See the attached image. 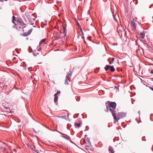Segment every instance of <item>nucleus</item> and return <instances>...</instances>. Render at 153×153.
<instances>
[{
  "label": "nucleus",
  "mask_w": 153,
  "mask_h": 153,
  "mask_svg": "<svg viewBox=\"0 0 153 153\" xmlns=\"http://www.w3.org/2000/svg\"><path fill=\"white\" fill-rule=\"evenodd\" d=\"M106 107V111L108 112V111H110L113 116L115 115V114H117V111L114 109H115L117 105L116 103L115 102H110L108 104L105 103Z\"/></svg>",
  "instance_id": "1"
},
{
  "label": "nucleus",
  "mask_w": 153,
  "mask_h": 153,
  "mask_svg": "<svg viewBox=\"0 0 153 153\" xmlns=\"http://www.w3.org/2000/svg\"><path fill=\"white\" fill-rule=\"evenodd\" d=\"M116 114H115V116L114 115V116H113L115 122H118L119 119L122 118L126 117V113L124 112L118 113L117 115V117L116 115Z\"/></svg>",
  "instance_id": "2"
},
{
  "label": "nucleus",
  "mask_w": 153,
  "mask_h": 153,
  "mask_svg": "<svg viewBox=\"0 0 153 153\" xmlns=\"http://www.w3.org/2000/svg\"><path fill=\"white\" fill-rule=\"evenodd\" d=\"M32 29H30L27 33H23L22 35L23 36H26L29 35L32 32Z\"/></svg>",
  "instance_id": "3"
},
{
  "label": "nucleus",
  "mask_w": 153,
  "mask_h": 153,
  "mask_svg": "<svg viewBox=\"0 0 153 153\" xmlns=\"http://www.w3.org/2000/svg\"><path fill=\"white\" fill-rule=\"evenodd\" d=\"M132 28L134 30H135L136 29V26L137 25V23H135V22L134 20L132 22Z\"/></svg>",
  "instance_id": "4"
},
{
  "label": "nucleus",
  "mask_w": 153,
  "mask_h": 153,
  "mask_svg": "<svg viewBox=\"0 0 153 153\" xmlns=\"http://www.w3.org/2000/svg\"><path fill=\"white\" fill-rule=\"evenodd\" d=\"M85 149L87 150H91V149L92 148L91 144L90 145V144H88V145H85Z\"/></svg>",
  "instance_id": "5"
},
{
  "label": "nucleus",
  "mask_w": 153,
  "mask_h": 153,
  "mask_svg": "<svg viewBox=\"0 0 153 153\" xmlns=\"http://www.w3.org/2000/svg\"><path fill=\"white\" fill-rule=\"evenodd\" d=\"M27 20L30 23L31 25H33L34 24V21L35 20L34 19H30L27 18Z\"/></svg>",
  "instance_id": "6"
},
{
  "label": "nucleus",
  "mask_w": 153,
  "mask_h": 153,
  "mask_svg": "<svg viewBox=\"0 0 153 153\" xmlns=\"http://www.w3.org/2000/svg\"><path fill=\"white\" fill-rule=\"evenodd\" d=\"M109 68H110V71L112 72H113L115 71V69L113 66L110 65Z\"/></svg>",
  "instance_id": "7"
},
{
  "label": "nucleus",
  "mask_w": 153,
  "mask_h": 153,
  "mask_svg": "<svg viewBox=\"0 0 153 153\" xmlns=\"http://www.w3.org/2000/svg\"><path fill=\"white\" fill-rule=\"evenodd\" d=\"M46 40V39H42L39 42V46L42 43L45 42Z\"/></svg>",
  "instance_id": "8"
},
{
  "label": "nucleus",
  "mask_w": 153,
  "mask_h": 153,
  "mask_svg": "<svg viewBox=\"0 0 153 153\" xmlns=\"http://www.w3.org/2000/svg\"><path fill=\"white\" fill-rule=\"evenodd\" d=\"M109 65H106L104 67V69L106 71H107L108 69L109 68Z\"/></svg>",
  "instance_id": "9"
},
{
  "label": "nucleus",
  "mask_w": 153,
  "mask_h": 153,
  "mask_svg": "<svg viewBox=\"0 0 153 153\" xmlns=\"http://www.w3.org/2000/svg\"><path fill=\"white\" fill-rule=\"evenodd\" d=\"M81 124H82L81 123H75V126H77L78 127H80L81 126Z\"/></svg>",
  "instance_id": "10"
},
{
  "label": "nucleus",
  "mask_w": 153,
  "mask_h": 153,
  "mask_svg": "<svg viewBox=\"0 0 153 153\" xmlns=\"http://www.w3.org/2000/svg\"><path fill=\"white\" fill-rule=\"evenodd\" d=\"M56 37L57 38L59 37V36L61 35V32L60 31V32L59 33L58 32H56Z\"/></svg>",
  "instance_id": "11"
},
{
  "label": "nucleus",
  "mask_w": 153,
  "mask_h": 153,
  "mask_svg": "<svg viewBox=\"0 0 153 153\" xmlns=\"http://www.w3.org/2000/svg\"><path fill=\"white\" fill-rule=\"evenodd\" d=\"M68 78L66 77V79L65 80V84H68L69 83L68 82Z\"/></svg>",
  "instance_id": "12"
},
{
  "label": "nucleus",
  "mask_w": 153,
  "mask_h": 153,
  "mask_svg": "<svg viewBox=\"0 0 153 153\" xmlns=\"http://www.w3.org/2000/svg\"><path fill=\"white\" fill-rule=\"evenodd\" d=\"M140 34L141 35V38L143 39L145 36V34L141 32Z\"/></svg>",
  "instance_id": "13"
},
{
  "label": "nucleus",
  "mask_w": 153,
  "mask_h": 153,
  "mask_svg": "<svg viewBox=\"0 0 153 153\" xmlns=\"http://www.w3.org/2000/svg\"><path fill=\"white\" fill-rule=\"evenodd\" d=\"M58 97H54V101L55 103L58 100Z\"/></svg>",
  "instance_id": "14"
},
{
  "label": "nucleus",
  "mask_w": 153,
  "mask_h": 153,
  "mask_svg": "<svg viewBox=\"0 0 153 153\" xmlns=\"http://www.w3.org/2000/svg\"><path fill=\"white\" fill-rule=\"evenodd\" d=\"M71 75V72L70 74L68 73L67 74L66 77L68 78V77H70Z\"/></svg>",
  "instance_id": "15"
},
{
  "label": "nucleus",
  "mask_w": 153,
  "mask_h": 153,
  "mask_svg": "<svg viewBox=\"0 0 153 153\" xmlns=\"http://www.w3.org/2000/svg\"><path fill=\"white\" fill-rule=\"evenodd\" d=\"M87 140L88 142V144H90V145L91 144V143L90 141V140L89 138H87Z\"/></svg>",
  "instance_id": "16"
},
{
  "label": "nucleus",
  "mask_w": 153,
  "mask_h": 153,
  "mask_svg": "<svg viewBox=\"0 0 153 153\" xmlns=\"http://www.w3.org/2000/svg\"><path fill=\"white\" fill-rule=\"evenodd\" d=\"M118 17V15H115V16H114V19L115 20V21H117V19H116V17Z\"/></svg>",
  "instance_id": "17"
},
{
  "label": "nucleus",
  "mask_w": 153,
  "mask_h": 153,
  "mask_svg": "<svg viewBox=\"0 0 153 153\" xmlns=\"http://www.w3.org/2000/svg\"><path fill=\"white\" fill-rule=\"evenodd\" d=\"M61 136L65 139H66V140H69V139H68V137H66V136H63V135H61Z\"/></svg>",
  "instance_id": "18"
},
{
  "label": "nucleus",
  "mask_w": 153,
  "mask_h": 153,
  "mask_svg": "<svg viewBox=\"0 0 153 153\" xmlns=\"http://www.w3.org/2000/svg\"><path fill=\"white\" fill-rule=\"evenodd\" d=\"M109 151L110 152V153H114V150L109 149Z\"/></svg>",
  "instance_id": "19"
},
{
  "label": "nucleus",
  "mask_w": 153,
  "mask_h": 153,
  "mask_svg": "<svg viewBox=\"0 0 153 153\" xmlns=\"http://www.w3.org/2000/svg\"><path fill=\"white\" fill-rule=\"evenodd\" d=\"M63 30H64V33H65V32H67L66 29V27H65L63 26Z\"/></svg>",
  "instance_id": "20"
},
{
  "label": "nucleus",
  "mask_w": 153,
  "mask_h": 153,
  "mask_svg": "<svg viewBox=\"0 0 153 153\" xmlns=\"http://www.w3.org/2000/svg\"><path fill=\"white\" fill-rule=\"evenodd\" d=\"M80 31H81V35H84V33L83 32V31H82V29L80 28Z\"/></svg>",
  "instance_id": "21"
},
{
  "label": "nucleus",
  "mask_w": 153,
  "mask_h": 153,
  "mask_svg": "<svg viewBox=\"0 0 153 153\" xmlns=\"http://www.w3.org/2000/svg\"><path fill=\"white\" fill-rule=\"evenodd\" d=\"M28 147L30 149L32 150H33V148L31 146L29 145V146H28Z\"/></svg>",
  "instance_id": "22"
},
{
  "label": "nucleus",
  "mask_w": 153,
  "mask_h": 153,
  "mask_svg": "<svg viewBox=\"0 0 153 153\" xmlns=\"http://www.w3.org/2000/svg\"><path fill=\"white\" fill-rule=\"evenodd\" d=\"M76 24H77V25L80 28H81V26L80 25V24H79V23L78 22H76Z\"/></svg>",
  "instance_id": "23"
},
{
  "label": "nucleus",
  "mask_w": 153,
  "mask_h": 153,
  "mask_svg": "<svg viewBox=\"0 0 153 153\" xmlns=\"http://www.w3.org/2000/svg\"><path fill=\"white\" fill-rule=\"evenodd\" d=\"M16 20L15 17V16H13L12 17V21H15Z\"/></svg>",
  "instance_id": "24"
},
{
  "label": "nucleus",
  "mask_w": 153,
  "mask_h": 153,
  "mask_svg": "<svg viewBox=\"0 0 153 153\" xmlns=\"http://www.w3.org/2000/svg\"><path fill=\"white\" fill-rule=\"evenodd\" d=\"M17 21L18 23H21V22L20 19H17Z\"/></svg>",
  "instance_id": "25"
},
{
  "label": "nucleus",
  "mask_w": 153,
  "mask_h": 153,
  "mask_svg": "<svg viewBox=\"0 0 153 153\" xmlns=\"http://www.w3.org/2000/svg\"><path fill=\"white\" fill-rule=\"evenodd\" d=\"M149 87L152 91H153V86H149Z\"/></svg>",
  "instance_id": "26"
},
{
  "label": "nucleus",
  "mask_w": 153,
  "mask_h": 153,
  "mask_svg": "<svg viewBox=\"0 0 153 153\" xmlns=\"http://www.w3.org/2000/svg\"><path fill=\"white\" fill-rule=\"evenodd\" d=\"M56 131L57 132H59V133L60 134H63V135H67H67H66V134H63V133H62L61 132H59V131H58V130H56Z\"/></svg>",
  "instance_id": "27"
},
{
  "label": "nucleus",
  "mask_w": 153,
  "mask_h": 153,
  "mask_svg": "<svg viewBox=\"0 0 153 153\" xmlns=\"http://www.w3.org/2000/svg\"><path fill=\"white\" fill-rule=\"evenodd\" d=\"M32 50L31 48H30H30H29L28 49V51L30 52H32Z\"/></svg>",
  "instance_id": "28"
},
{
  "label": "nucleus",
  "mask_w": 153,
  "mask_h": 153,
  "mask_svg": "<svg viewBox=\"0 0 153 153\" xmlns=\"http://www.w3.org/2000/svg\"><path fill=\"white\" fill-rule=\"evenodd\" d=\"M2 150H4L6 151V150H7V149L5 147H2Z\"/></svg>",
  "instance_id": "29"
},
{
  "label": "nucleus",
  "mask_w": 153,
  "mask_h": 153,
  "mask_svg": "<svg viewBox=\"0 0 153 153\" xmlns=\"http://www.w3.org/2000/svg\"><path fill=\"white\" fill-rule=\"evenodd\" d=\"M60 91H57V92H56V94H60Z\"/></svg>",
  "instance_id": "30"
},
{
  "label": "nucleus",
  "mask_w": 153,
  "mask_h": 153,
  "mask_svg": "<svg viewBox=\"0 0 153 153\" xmlns=\"http://www.w3.org/2000/svg\"><path fill=\"white\" fill-rule=\"evenodd\" d=\"M4 88H5V89H6L7 88V85H5L4 86Z\"/></svg>",
  "instance_id": "31"
},
{
  "label": "nucleus",
  "mask_w": 153,
  "mask_h": 153,
  "mask_svg": "<svg viewBox=\"0 0 153 153\" xmlns=\"http://www.w3.org/2000/svg\"><path fill=\"white\" fill-rule=\"evenodd\" d=\"M7 0H0V1L2 2L4 1H7Z\"/></svg>",
  "instance_id": "32"
},
{
  "label": "nucleus",
  "mask_w": 153,
  "mask_h": 153,
  "mask_svg": "<svg viewBox=\"0 0 153 153\" xmlns=\"http://www.w3.org/2000/svg\"><path fill=\"white\" fill-rule=\"evenodd\" d=\"M111 59L112 60V63H113L114 62V58H112Z\"/></svg>",
  "instance_id": "33"
},
{
  "label": "nucleus",
  "mask_w": 153,
  "mask_h": 153,
  "mask_svg": "<svg viewBox=\"0 0 153 153\" xmlns=\"http://www.w3.org/2000/svg\"><path fill=\"white\" fill-rule=\"evenodd\" d=\"M119 86V85L118 86H116L115 87V88L118 89V87Z\"/></svg>",
  "instance_id": "34"
},
{
  "label": "nucleus",
  "mask_w": 153,
  "mask_h": 153,
  "mask_svg": "<svg viewBox=\"0 0 153 153\" xmlns=\"http://www.w3.org/2000/svg\"><path fill=\"white\" fill-rule=\"evenodd\" d=\"M59 117L61 118H64L65 117H64L63 116H60Z\"/></svg>",
  "instance_id": "35"
},
{
  "label": "nucleus",
  "mask_w": 153,
  "mask_h": 153,
  "mask_svg": "<svg viewBox=\"0 0 153 153\" xmlns=\"http://www.w3.org/2000/svg\"><path fill=\"white\" fill-rule=\"evenodd\" d=\"M33 55L34 56H36V54L35 53H34V52H33Z\"/></svg>",
  "instance_id": "36"
},
{
  "label": "nucleus",
  "mask_w": 153,
  "mask_h": 153,
  "mask_svg": "<svg viewBox=\"0 0 153 153\" xmlns=\"http://www.w3.org/2000/svg\"><path fill=\"white\" fill-rule=\"evenodd\" d=\"M57 94H56V93L55 94H54V97H57Z\"/></svg>",
  "instance_id": "37"
},
{
  "label": "nucleus",
  "mask_w": 153,
  "mask_h": 153,
  "mask_svg": "<svg viewBox=\"0 0 153 153\" xmlns=\"http://www.w3.org/2000/svg\"><path fill=\"white\" fill-rule=\"evenodd\" d=\"M150 73H151V74H153V70H151V71Z\"/></svg>",
  "instance_id": "38"
},
{
  "label": "nucleus",
  "mask_w": 153,
  "mask_h": 153,
  "mask_svg": "<svg viewBox=\"0 0 153 153\" xmlns=\"http://www.w3.org/2000/svg\"><path fill=\"white\" fill-rule=\"evenodd\" d=\"M40 50H41V48H40V47H39V49H38V51H40Z\"/></svg>",
  "instance_id": "39"
},
{
  "label": "nucleus",
  "mask_w": 153,
  "mask_h": 153,
  "mask_svg": "<svg viewBox=\"0 0 153 153\" xmlns=\"http://www.w3.org/2000/svg\"><path fill=\"white\" fill-rule=\"evenodd\" d=\"M108 61H109V60H108ZM109 62V64H110V65L111 64L113 63H112V62Z\"/></svg>",
  "instance_id": "40"
},
{
  "label": "nucleus",
  "mask_w": 153,
  "mask_h": 153,
  "mask_svg": "<svg viewBox=\"0 0 153 153\" xmlns=\"http://www.w3.org/2000/svg\"><path fill=\"white\" fill-rule=\"evenodd\" d=\"M33 150L35 152H37V153H38V152L36 150L33 149Z\"/></svg>",
  "instance_id": "41"
},
{
  "label": "nucleus",
  "mask_w": 153,
  "mask_h": 153,
  "mask_svg": "<svg viewBox=\"0 0 153 153\" xmlns=\"http://www.w3.org/2000/svg\"><path fill=\"white\" fill-rule=\"evenodd\" d=\"M2 149V147L0 146V150Z\"/></svg>",
  "instance_id": "42"
},
{
  "label": "nucleus",
  "mask_w": 153,
  "mask_h": 153,
  "mask_svg": "<svg viewBox=\"0 0 153 153\" xmlns=\"http://www.w3.org/2000/svg\"><path fill=\"white\" fill-rule=\"evenodd\" d=\"M34 132L36 134H37V132L35 130V129H33Z\"/></svg>",
  "instance_id": "43"
},
{
  "label": "nucleus",
  "mask_w": 153,
  "mask_h": 153,
  "mask_svg": "<svg viewBox=\"0 0 153 153\" xmlns=\"http://www.w3.org/2000/svg\"><path fill=\"white\" fill-rule=\"evenodd\" d=\"M12 22L13 23H14L15 25H16L15 23V21H12Z\"/></svg>",
  "instance_id": "44"
},
{
  "label": "nucleus",
  "mask_w": 153,
  "mask_h": 153,
  "mask_svg": "<svg viewBox=\"0 0 153 153\" xmlns=\"http://www.w3.org/2000/svg\"><path fill=\"white\" fill-rule=\"evenodd\" d=\"M76 100L77 101H79L80 99H79L78 100L77 99H76Z\"/></svg>",
  "instance_id": "45"
},
{
  "label": "nucleus",
  "mask_w": 153,
  "mask_h": 153,
  "mask_svg": "<svg viewBox=\"0 0 153 153\" xmlns=\"http://www.w3.org/2000/svg\"><path fill=\"white\" fill-rule=\"evenodd\" d=\"M66 32H65V33H64V34H64V37H65V36H66Z\"/></svg>",
  "instance_id": "46"
},
{
  "label": "nucleus",
  "mask_w": 153,
  "mask_h": 153,
  "mask_svg": "<svg viewBox=\"0 0 153 153\" xmlns=\"http://www.w3.org/2000/svg\"><path fill=\"white\" fill-rule=\"evenodd\" d=\"M138 114H140V111H138Z\"/></svg>",
  "instance_id": "47"
},
{
  "label": "nucleus",
  "mask_w": 153,
  "mask_h": 153,
  "mask_svg": "<svg viewBox=\"0 0 153 153\" xmlns=\"http://www.w3.org/2000/svg\"><path fill=\"white\" fill-rule=\"evenodd\" d=\"M82 39H83L84 38V37L83 36H82Z\"/></svg>",
  "instance_id": "48"
},
{
  "label": "nucleus",
  "mask_w": 153,
  "mask_h": 153,
  "mask_svg": "<svg viewBox=\"0 0 153 153\" xmlns=\"http://www.w3.org/2000/svg\"><path fill=\"white\" fill-rule=\"evenodd\" d=\"M70 141L71 143H74L71 141L70 140Z\"/></svg>",
  "instance_id": "49"
},
{
  "label": "nucleus",
  "mask_w": 153,
  "mask_h": 153,
  "mask_svg": "<svg viewBox=\"0 0 153 153\" xmlns=\"http://www.w3.org/2000/svg\"><path fill=\"white\" fill-rule=\"evenodd\" d=\"M25 26H24V27H23V29H24V28H25Z\"/></svg>",
  "instance_id": "50"
},
{
  "label": "nucleus",
  "mask_w": 153,
  "mask_h": 153,
  "mask_svg": "<svg viewBox=\"0 0 153 153\" xmlns=\"http://www.w3.org/2000/svg\"><path fill=\"white\" fill-rule=\"evenodd\" d=\"M79 36H78L77 38H79Z\"/></svg>",
  "instance_id": "51"
},
{
  "label": "nucleus",
  "mask_w": 153,
  "mask_h": 153,
  "mask_svg": "<svg viewBox=\"0 0 153 153\" xmlns=\"http://www.w3.org/2000/svg\"><path fill=\"white\" fill-rule=\"evenodd\" d=\"M87 127H88V126H86V128H87Z\"/></svg>",
  "instance_id": "52"
},
{
  "label": "nucleus",
  "mask_w": 153,
  "mask_h": 153,
  "mask_svg": "<svg viewBox=\"0 0 153 153\" xmlns=\"http://www.w3.org/2000/svg\"><path fill=\"white\" fill-rule=\"evenodd\" d=\"M45 25H47V24H45Z\"/></svg>",
  "instance_id": "53"
},
{
  "label": "nucleus",
  "mask_w": 153,
  "mask_h": 153,
  "mask_svg": "<svg viewBox=\"0 0 153 153\" xmlns=\"http://www.w3.org/2000/svg\"><path fill=\"white\" fill-rule=\"evenodd\" d=\"M84 42L85 43V41H84Z\"/></svg>",
  "instance_id": "54"
},
{
  "label": "nucleus",
  "mask_w": 153,
  "mask_h": 153,
  "mask_svg": "<svg viewBox=\"0 0 153 153\" xmlns=\"http://www.w3.org/2000/svg\"><path fill=\"white\" fill-rule=\"evenodd\" d=\"M95 72H98V71H95Z\"/></svg>",
  "instance_id": "55"
}]
</instances>
